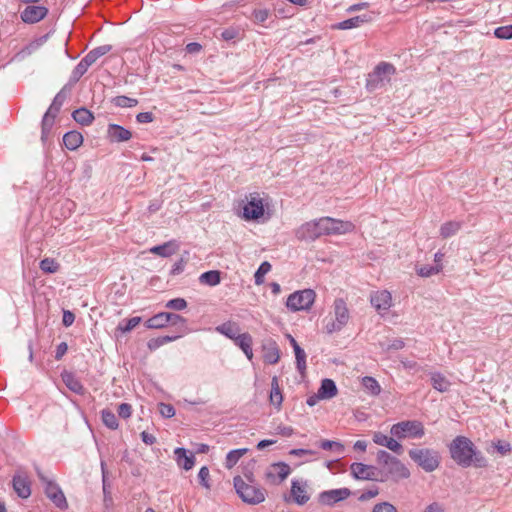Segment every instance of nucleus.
Listing matches in <instances>:
<instances>
[{
  "mask_svg": "<svg viewBox=\"0 0 512 512\" xmlns=\"http://www.w3.org/2000/svg\"><path fill=\"white\" fill-rule=\"evenodd\" d=\"M448 452L453 462L463 469L487 468L488 459L483 452L478 449L474 442L463 435L456 436L448 445Z\"/></svg>",
  "mask_w": 512,
  "mask_h": 512,
  "instance_id": "f257e3e1",
  "label": "nucleus"
},
{
  "mask_svg": "<svg viewBox=\"0 0 512 512\" xmlns=\"http://www.w3.org/2000/svg\"><path fill=\"white\" fill-rule=\"evenodd\" d=\"M354 225L350 221H342L331 217H321L303 223L295 231L300 241L312 242L323 235H339L352 231Z\"/></svg>",
  "mask_w": 512,
  "mask_h": 512,
  "instance_id": "f03ea898",
  "label": "nucleus"
},
{
  "mask_svg": "<svg viewBox=\"0 0 512 512\" xmlns=\"http://www.w3.org/2000/svg\"><path fill=\"white\" fill-rule=\"evenodd\" d=\"M377 462L380 466V482L389 479L397 482L410 477L409 469L397 457L385 450L377 452Z\"/></svg>",
  "mask_w": 512,
  "mask_h": 512,
  "instance_id": "7ed1b4c3",
  "label": "nucleus"
},
{
  "mask_svg": "<svg viewBox=\"0 0 512 512\" xmlns=\"http://www.w3.org/2000/svg\"><path fill=\"white\" fill-rule=\"evenodd\" d=\"M233 485L236 494L246 504L257 505L265 501L266 490L247 483L241 476L237 475L233 478Z\"/></svg>",
  "mask_w": 512,
  "mask_h": 512,
  "instance_id": "20e7f679",
  "label": "nucleus"
},
{
  "mask_svg": "<svg viewBox=\"0 0 512 512\" xmlns=\"http://www.w3.org/2000/svg\"><path fill=\"white\" fill-rule=\"evenodd\" d=\"M410 459L427 473L435 471L441 463L439 451L432 448H413L408 451Z\"/></svg>",
  "mask_w": 512,
  "mask_h": 512,
  "instance_id": "39448f33",
  "label": "nucleus"
},
{
  "mask_svg": "<svg viewBox=\"0 0 512 512\" xmlns=\"http://www.w3.org/2000/svg\"><path fill=\"white\" fill-rule=\"evenodd\" d=\"M390 434L397 439H420L425 435V428L421 421L405 420L393 424Z\"/></svg>",
  "mask_w": 512,
  "mask_h": 512,
  "instance_id": "423d86ee",
  "label": "nucleus"
},
{
  "mask_svg": "<svg viewBox=\"0 0 512 512\" xmlns=\"http://www.w3.org/2000/svg\"><path fill=\"white\" fill-rule=\"evenodd\" d=\"M396 68L393 64L388 62H380L375 66L372 72H370L366 79V89L369 92H373L376 89L383 86L385 81L390 80V76L395 74Z\"/></svg>",
  "mask_w": 512,
  "mask_h": 512,
  "instance_id": "0eeeda50",
  "label": "nucleus"
},
{
  "mask_svg": "<svg viewBox=\"0 0 512 512\" xmlns=\"http://www.w3.org/2000/svg\"><path fill=\"white\" fill-rule=\"evenodd\" d=\"M316 293L312 289L298 290L290 294L286 307L292 312L309 310L315 301Z\"/></svg>",
  "mask_w": 512,
  "mask_h": 512,
  "instance_id": "6e6552de",
  "label": "nucleus"
},
{
  "mask_svg": "<svg viewBox=\"0 0 512 512\" xmlns=\"http://www.w3.org/2000/svg\"><path fill=\"white\" fill-rule=\"evenodd\" d=\"M264 213L263 200L258 196H254L247 201L238 215L245 221H258L264 216Z\"/></svg>",
  "mask_w": 512,
  "mask_h": 512,
  "instance_id": "1a4fd4ad",
  "label": "nucleus"
},
{
  "mask_svg": "<svg viewBox=\"0 0 512 512\" xmlns=\"http://www.w3.org/2000/svg\"><path fill=\"white\" fill-rule=\"evenodd\" d=\"M350 474L355 480L380 481V468L361 462L350 465Z\"/></svg>",
  "mask_w": 512,
  "mask_h": 512,
  "instance_id": "9d476101",
  "label": "nucleus"
},
{
  "mask_svg": "<svg viewBox=\"0 0 512 512\" xmlns=\"http://www.w3.org/2000/svg\"><path fill=\"white\" fill-rule=\"evenodd\" d=\"M353 492L346 487L325 490L318 494V503L322 506L333 507L337 503L346 500Z\"/></svg>",
  "mask_w": 512,
  "mask_h": 512,
  "instance_id": "9b49d317",
  "label": "nucleus"
},
{
  "mask_svg": "<svg viewBox=\"0 0 512 512\" xmlns=\"http://www.w3.org/2000/svg\"><path fill=\"white\" fill-rule=\"evenodd\" d=\"M43 486L45 495L54 503L57 508L62 510L68 508L66 497L60 486L54 480L49 479L43 484Z\"/></svg>",
  "mask_w": 512,
  "mask_h": 512,
  "instance_id": "f8f14e48",
  "label": "nucleus"
},
{
  "mask_svg": "<svg viewBox=\"0 0 512 512\" xmlns=\"http://www.w3.org/2000/svg\"><path fill=\"white\" fill-rule=\"evenodd\" d=\"M306 487H307L306 481L300 482L297 479H293L291 481V490H290L291 495L290 496L285 495L284 501L287 503H289L290 501H293L294 503H296L299 506L306 504L310 499V496L307 494Z\"/></svg>",
  "mask_w": 512,
  "mask_h": 512,
  "instance_id": "ddd939ff",
  "label": "nucleus"
},
{
  "mask_svg": "<svg viewBox=\"0 0 512 512\" xmlns=\"http://www.w3.org/2000/svg\"><path fill=\"white\" fill-rule=\"evenodd\" d=\"M290 473V466L287 463L280 461L270 465L265 472V478L273 484H280L289 476Z\"/></svg>",
  "mask_w": 512,
  "mask_h": 512,
  "instance_id": "4468645a",
  "label": "nucleus"
},
{
  "mask_svg": "<svg viewBox=\"0 0 512 512\" xmlns=\"http://www.w3.org/2000/svg\"><path fill=\"white\" fill-rule=\"evenodd\" d=\"M49 10L45 6L28 5L21 12L20 17L24 23L34 24L44 19Z\"/></svg>",
  "mask_w": 512,
  "mask_h": 512,
  "instance_id": "2eb2a0df",
  "label": "nucleus"
},
{
  "mask_svg": "<svg viewBox=\"0 0 512 512\" xmlns=\"http://www.w3.org/2000/svg\"><path fill=\"white\" fill-rule=\"evenodd\" d=\"M373 20L372 13H365L343 20L341 22L331 25L332 30H349L358 28L363 24L369 23Z\"/></svg>",
  "mask_w": 512,
  "mask_h": 512,
  "instance_id": "dca6fc26",
  "label": "nucleus"
},
{
  "mask_svg": "<svg viewBox=\"0 0 512 512\" xmlns=\"http://www.w3.org/2000/svg\"><path fill=\"white\" fill-rule=\"evenodd\" d=\"M132 138V132L115 123H110L107 126V139L110 143H122Z\"/></svg>",
  "mask_w": 512,
  "mask_h": 512,
  "instance_id": "f3484780",
  "label": "nucleus"
},
{
  "mask_svg": "<svg viewBox=\"0 0 512 512\" xmlns=\"http://www.w3.org/2000/svg\"><path fill=\"white\" fill-rule=\"evenodd\" d=\"M12 486L18 497L27 499L31 495V483L26 475L15 474L12 478Z\"/></svg>",
  "mask_w": 512,
  "mask_h": 512,
  "instance_id": "a211bd4d",
  "label": "nucleus"
},
{
  "mask_svg": "<svg viewBox=\"0 0 512 512\" xmlns=\"http://www.w3.org/2000/svg\"><path fill=\"white\" fill-rule=\"evenodd\" d=\"M63 383L66 387L77 395H84L86 392L85 387L79 378L71 371L63 370L60 374Z\"/></svg>",
  "mask_w": 512,
  "mask_h": 512,
  "instance_id": "6ab92c4d",
  "label": "nucleus"
},
{
  "mask_svg": "<svg viewBox=\"0 0 512 512\" xmlns=\"http://www.w3.org/2000/svg\"><path fill=\"white\" fill-rule=\"evenodd\" d=\"M370 303L377 311H387L392 305L391 294L387 290L377 291L370 296Z\"/></svg>",
  "mask_w": 512,
  "mask_h": 512,
  "instance_id": "aec40b11",
  "label": "nucleus"
},
{
  "mask_svg": "<svg viewBox=\"0 0 512 512\" xmlns=\"http://www.w3.org/2000/svg\"><path fill=\"white\" fill-rule=\"evenodd\" d=\"M175 459L179 467L188 471L191 470L195 464V456L184 447H177L174 450Z\"/></svg>",
  "mask_w": 512,
  "mask_h": 512,
  "instance_id": "412c9836",
  "label": "nucleus"
},
{
  "mask_svg": "<svg viewBox=\"0 0 512 512\" xmlns=\"http://www.w3.org/2000/svg\"><path fill=\"white\" fill-rule=\"evenodd\" d=\"M263 359L268 364H276L280 359V350L276 341L269 339L262 345Z\"/></svg>",
  "mask_w": 512,
  "mask_h": 512,
  "instance_id": "4be33fe9",
  "label": "nucleus"
},
{
  "mask_svg": "<svg viewBox=\"0 0 512 512\" xmlns=\"http://www.w3.org/2000/svg\"><path fill=\"white\" fill-rule=\"evenodd\" d=\"M165 319L167 325L177 327V334H181L182 337L189 333L190 330L187 326V319L183 316L172 312H165Z\"/></svg>",
  "mask_w": 512,
  "mask_h": 512,
  "instance_id": "5701e85b",
  "label": "nucleus"
},
{
  "mask_svg": "<svg viewBox=\"0 0 512 512\" xmlns=\"http://www.w3.org/2000/svg\"><path fill=\"white\" fill-rule=\"evenodd\" d=\"M178 248V242L176 240H170L163 244L153 246L150 248V252L160 257L166 258L176 253Z\"/></svg>",
  "mask_w": 512,
  "mask_h": 512,
  "instance_id": "b1692460",
  "label": "nucleus"
},
{
  "mask_svg": "<svg viewBox=\"0 0 512 512\" xmlns=\"http://www.w3.org/2000/svg\"><path fill=\"white\" fill-rule=\"evenodd\" d=\"M233 341L235 345H237L243 351V353L249 360L253 358V339L248 332L238 334Z\"/></svg>",
  "mask_w": 512,
  "mask_h": 512,
  "instance_id": "393cba45",
  "label": "nucleus"
},
{
  "mask_svg": "<svg viewBox=\"0 0 512 512\" xmlns=\"http://www.w3.org/2000/svg\"><path fill=\"white\" fill-rule=\"evenodd\" d=\"M338 393L336 383L329 378H325L321 381L320 387L318 388V398L331 399Z\"/></svg>",
  "mask_w": 512,
  "mask_h": 512,
  "instance_id": "a878e982",
  "label": "nucleus"
},
{
  "mask_svg": "<svg viewBox=\"0 0 512 512\" xmlns=\"http://www.w3.org/2000/svg\"><path fill=\"white\" fill-rule=\"evenodd\" d=\"M335 321L341 326H345L349 320V312L345 301L337 298L334 301Z\"/></svg>",
  "mask_w": 512,
  "mask_h": 512,
  "instance_id": "bb28decb",
  "label": "nucleus"
},
{
  "mask_svg": "<svg viewBox=\"0 0 512 512\" xmlns=\"http://www.w3.org/2000/svg\"><path fill=\"white\" fill-rule=\"evenodd\" d=\"M82 143L83 135L79 131L71 130L63 135V144L70 151L76 150Z\"/></svg>",
  "mask_w": 512,
  "mask_h": 512,
  "instance_id": "cd10ccee",
  "label": "nucleus"
},
{
  "mask_svg": "<svg viewBox=\"0 0 512 512\" xmlns=\"http://www.w3.org/2000/svg\"><path fill=\"white\" fill-rule=\"evenodd\" d=\"M270 404L275 406L278 410L282 406L283 395L279 387L278 377L274 376L271 380V391L269 395Z\"/></svg>",
  "mask_w": 512,
  "mask_h": 512,
  "instance_id": "c85d7f7f",
  "label": "nucleus"
},
{
  "mask_svg": "<svg viewBox=\"0 0 512 512\" xmlns=\"http://www.w3.org/2000/svg\"><path fill=\"white\" fill-rule=\"evenodd\" d=\"M72 118L74 119V121H76L78 124L82 126L90 125L95 119L93 113L86 107H80L75 109L72 112Z\"/></svg>",
  "mask_w": 512,
  "mask_h": 512,
  "instance_id": "c756f323",
  "label": "nucleus"
},
{
  "mask_svg": "<svg viewBox=\"0 0 512 512\" xmlns=\"http://www.w3.org/2000/svg\"><path fill=\"white\" fill-rule=\"evenodd\" d=\"M215 331L224 335L228 339L234 340L237 333L240 331L239 325L236 322L226 321L215 327Z\"/></svg>",
  "mask_w": 512,
  "mask_h": 512,
  "instance_id": "7c9ffc66",
  "label": "nucleus"
},
{
  "mask_svg": "<svg viewBox=\"0 0 512 512\" xmlns=\"http://www.w3.org/2000/svg\"><path fill=\"white\" fill-rule=\"evenodd\" d=\"M181 334H174V335H163L155 338H151L147 342V348L150 351H155L161 346L176 341L177 339L181 338Z\"/></svg>",
  "mask_w": 512,
  "mask_h": 512,
  "instance_id": "2f4dec72",
  "label": "nucleus"
},
{
  "mask_svg": "<svg viewBox=\"0 0 512 512\" xmlns=\"http://www.w3.org/2000/svg\"><path fill=\"white\" fill-rule=\"evenodd\" d=\"M57 116L51 115L50 112H45L41 121V141L46 144L50 132L53 128L55 118Z\"/></svg>",
  "mask_w": 512,
  "mask_h": 512,
  "instance_id": "473e14b6",
  "label": "nucleus"
},
{
  "mask_svg": "<svg viewBox=\"0 0 512 512\" xmlns=\"http://www.w3.org/2000/svg\"><path fill=\"white\" fill-rule=\"evenodd\" d=\"M430 380L432 387L439 392L448 391L451 385L449 380L440 372L431 373Z\"/></svg>",
  "mask_w": 512,
  "mask_h": 512,
  "instance_id": "72a5a7b5",
  "label": "nucleus"
},
{
  "mask_svg": "<svg viewBox=\"0 0 512 512\" xmlns=\"http://www.w3.org/2000/svg\"><path fill=\"white\" fill-rule=\"evenodd\" d=\"M221 274L219 270L206 271L199 276V282L210 287L217 286L221 282Z\"/></svg>",
  "mask_w": 512,
  "mask_h": 512,
  "instance_id": "f704fd0d",
  "label": "nucleus"
},
{
  "mask_svg": "<svg viewBox=\"0 0 512 512\" xmlns=\"http://www.w3.org/2000/svg\"><path fill=\"white\" fill-rule=\"evenodd\" d=\"M145 327L147 329H163L167 327L165 319V312H159L145 321Z\"/></svg>",
  "mask_w": 512,
  "mask_h": 512,
  "instance_id": "c9c22d12",
  "label": "nucleus"
},
{
  "mask_svg": "<svg viewBox=\"0 0 512 512\" xmlns=\"http://www.w3.org/2000/svg\"><path fill=\"white\" fill-rule=\"evenodd\" d=\"M100 414H101V420H102L103 424L108 429H110V430L118 429L119 422H118V419L113 411H111L108 408H105V409L101 410Z\"/></svg>",
  "mask_w": 512,
  "mask_h": 512,
  "instance_id": "e433bc0d",
  "label": "nucleus"
},
{
  "mask_svg": "<svg viewBox=\"0 0 512 512\" xmlns=\"http://www.w3.org/2000/svg\"><path fill=\"white\" fill-rule=\"evenodd\" d=\"M248 451H249L248 448H240V449L230 450L226 455L225 467L228 469H231L232 467H234L237 464V462L239 461V459L244 454H246Z\"/></svg>",
  "mask_w": 512,
  "mask_h": 512,
  "instance_id": "4c0bfd02",
  "label": "nucleus"
},
{
  "mask_svg": "<svg viewBox=\"0 0 512 512\" xmlns=\"http://www.w3.org/2000/svg\"><path fill=\"white\" fill-rule=\"evenodd\" d=\"M462 227V223L459 221H448L441 225L440 235L443 238H449L455 235Z\"/></svg>",
  "mask_w": 512,
  "mask_h": 512,
  "instance_id": "58836bf2",
  "label": "nucleus"
},
{
  "mask_svg": "<svg viewBox=\"0 0 512 512\" xmlns=\"http://www.w3.org/2000/svg\"><path fill=\"white\" fill-rule=\"evenodd\" d=\"M141 322L142 318L140 316L131 317L129 319H123L117 325L116 331H119L122 334H126L133 330Z\"/></svg>",
  "mask_w": 512,
  "mask_h": 512,
  "instance_id": "ea45409f",
  "label": "nucleus"
},
{
  "mask_svg": "<svg viewBox=\"0 0 512 512\" xmlns=\"http://www.w3.org/2000/svg\"><path fill=\"white\" fill-rule=\"evenodd\" d=\"M293 350L296 358V368L301 375H304L306 371V353L300 345H296Z\"/></svg>",
  "mask_w": 512,
  "mask_h": 512,
  "instance_id": "a19ab883",
  "label": "nucleus"
},
{
  "mask_svg": "<svg viewBox=\"0 0 512 512\" xmlns=\"http://www.w3.org/2000/svg\"><path fill=\"white\" fill-rule=\"evenodd\" d=\"M362 385L373 396H377L381 392V387L374 377L364 376L362 378Z\"/></svg>",
  "mask_w": 512,
  "mask_h": 512,
  "instance_id": "79ce46f5",
  "label": "nucleus"
},
{
  "mask_svg": "<svg viewBox=\"0 0 512 512\" xmlns=\"http://www.w3.org/2000/svg\"><path fill=\"white\" fill-rule=\"evenodd\" d=\"M39 46V42H30L13 56L12 61L20 62L24 60L26 57L30 56Z\"/></svg>",
  "mask_w": 512,
  "mask_h": 512,
  "instance_id": "37998d69",
  "label": "nucleus"
},
{
  "mask_svg": "<svg viewBox=\"0 0 512 512\" xmlns=\"http://www.w3.org/2000/svg\"><path fill=\"white\" fill-rule=\"evenodd\" d=\"M39 267L46 274L56 273L60 269V264L54 258H44L40 261Z\"/></svg>",
  "mask_w": 512,
  "mask_h": 512,
  "instance_id": "c03bdc74",
  "label": "nucleus"
},
{
  "mask_svg": "<svg viewBox=\"0 0 512 512\" xmlns=\"http://www.w3.org/2000/svg\"><path fill=\"white\" fill-rule=\"evenodd\" d=\"M111 103L116 107L131 108L138 104V100L125 95L113 97Z\"/></svg>",
  "mask_w": 512,
  "mask_h": 512,
  "instance_id": "a18cd8bd",
  "label": "nucleus"
},
{
  "mask_svg": "<svg viewBox=\"0 0 512 512\" xmlns=\"http://www.w3.org/2000/svg\"><path fill=\"white\" fill-rule=\"evenodd\" d=\"M318 446L323 450H334L339 455L343 454L345 450V447L341 442L327 439L321 440Z\"/></svg>",
  "mask_w": 512,
  "mask_h": 512,
  "instance_id": "49530a36",
  "label": "nucleus"
},
{
  "mask_svg": "<svg viewBox=\"0 0 512 512\" xmlns=\"http://www.w3.org/2000/svg\"><path fill=\"white\" fill-rule=\"evenodd\" d=\"M272 266L268 261H263L254 274V282L256 285L264 283V276L271 270Z\"/></svg>",
  "mask_w": 512,
  "mask_h": 512,
  "instance_id": "de8ad7c7",
  "label": "nucleus"
},
{
  "mask_svg": "<svg viewBox=\"0 0 512 512\" xmlns=\"http://www.w3.org/2000/svg\"><path fill=\"white\" fill-rule=\"evenodd\" d=\"M442 269L441 264L424 265L417 269V274L421 277H430L439 273Z\"/></svg>",
  "mask_w": 512,
  "mask_h": 512,
  "instance_id": "09e8293b",
  "label": "nucleus"
},
{
  "mask_svg": "<svg viewBox=\"0 0 512 512\" xmlns=\"http://www.w3.org/2000/svg\"><path fill=\"white\" fill-rule=\"evenodd\" d=\"M491 446L500 455L504 456L512 451V446L508 441L496 440L491 442Z\"/></svg>",
  "mask_w": 512,
  "mask_h": 512,
  "instance_id": "8fccbe9b",
  "label": "nucleus"
},
{
  "mask_svg": "<svg viewBox=\"0 0 512 512\" xmlns=\"http://www.w3.org/2000/svg\"><path fill=\"white\" fill-rule=\"evenodd\" d=\"M101 469H102V486H103V494H104V502L112 501L111 497V491H110V484L107 480V471L105 469V463L101 462Z\"/></svg>",
  "mask_w": 512,
  "mask_h": 512,
  "instance_id": "3c124183",
  "label": "nucleus"
},
{
  "mask_svg": "<svg viewBox=\"0 0 512 512\" xmlns=\"http://www.w3.org/2000/svg\"><path fill=\"white\" fill-rule=\"evenodd\" d=\"M494 36L498 39L509 40L512 39V24L499 26L494 29Z\"/></svg>",
  "mask_w": 512,
  "mask_h": 512,
  "instance_id": "603ef678",
  "label": "nucleus"
},
{
  "mask_svg": "<svg viewBox=\"0 0 512 512\" xmlns=\"http://www.w3.org/2000/svg\"><path fill=\"white\" fill-rule=\"evenodd\" d=\"M188 306L187 301L184 298H173L166 302L165 307L171 310L181 311L186 309Z\"/></svg>",
  "mask_w": 512,
  "mask_h": 512,
  "instance_id": "864d4df0",
  "label": "nucleus"
},
{
  "mask_svg": "<svg viewBox=\"0 0 512 512\" xmlns=\"http://www.w3.org/2000/svg\"><path fill=\"white\" fill-rule=\"evenodd\" d=\"M88 67L80 60V62L74 67L70 75L71 82H78L81 77L87 72Z\"/></svg>",
  "mask_w": 512,
  "mask_h": 512,
  "instance_id": "5fc2aeb1",
  "label": "nucleus"
},
{
  "mask_svg": "<svg viewBox=\"0 0 512 512\" xmlns=\"http://www.w3.org/2000/svg\"><path fill=\"white\" fill-rule=\"evenodd\" d=\"M64 102H65V99L63 98V96L56 94V96L54 97L51 105L49 106V108L47 109L46 112H50L51 115L57 116L59 114Z\"/></svg>",
  "mask_w": 512,
  "mask_h": 512,
  "instance_id": "6e6d98bb",
  "label": "nucleus"
},
{
  "mask_svg": "<svg viewBox=\"0 0 512 512\" xmlns=\"http://www.w3.org/2000/svg\"><path fill=\"white\" fill-rule=\"evenodd\" d=\"M269 14L270 13L268 9H254L252 11L253 20L257 24L264 23L268 19Z\"/></svg>",
  "mask_w": 512,
  "mask_h": 512,
  "instance_id": "4d7b16f0",
  "label": "nucleus"
},
{
  "mask_svg": "<svg viewBox=\"0 0 512 512\" xmlns=\"http://www.w3.org/2000/svg\"><path fill=\"white\" fill-rule=\"evenodd\" d=\"M209 477H210V473H209V469L207 466H202L198 472V479H199V483L207 488V489H210V483H209Z\"/></svg>",
  "mask_w": 512,
  "mask_h": 512,
  "instance_id": "13d9d810",
  "label": "nucleus"
},
{
  "mask_svg": "<svg viewBox=\"0 0 512 512\" xmlns=\"http://www.w3.org/2000/svg\"><path fill=\"white\" fill-rule=\"evenodd\" d=\"M372 512H398V510L392 503L383 501L375 504Z\"/></svg>",
  "mask_w": 512,
  "mask_h": 512,
  "instance_id": "bf43d9fd",
  "label": "nucleus"
},
{
  "mask_svg": "<svg viewBox=\"0 0 512 512\" xmlns=\"http://www.w3.org/2000/svg\"><path fill=\"white\" fill-rule=\"evenodd\" d=\"M159 412L164 418H172L175 415V408L172 404L168 403H159Z\"/></svg>",
  "mask_w": 512,
  "mask_h": 512,
  "instance_id": "052dcab7",
  "label": "nucleus"
},
{
  "mask_svg": "<svg viewBox=\"0 0 512 512\" xmlns=\"http://www.w3.org/2000/svg\"><path fill=\"white\" fill-rule=\"evenodd\" d=\"M239 37V30L234 27H229L221 32V38L225 41H234Z\"/></svg>",
  "mask_w": 512,
  "mask_h": 512,
  "instance_id": "680f3d73",
  "label": "nucleus"
},
{
  "mask_svg": "<svg viewBox=\"0 0 512 512\" xmlns=\"http://www.w3.org/2000/svg\"><path fill=\"white\" fill-rule=\"evenodd\" d=\"M186 264H187V260H185L183 257H181L173 264L169 274L171 276H177V275L181 274L184 271Z\"/></svg>",
  "mask_w": 512,
  "mask_h": 512,
  "instance_id": "e2e57ef3",
  "label": "nucleus"
},
{
  "mask_svg": "<svg viewBox=\"0 0 512 512\" xmlns=\"http://www.w3.org/2000/svg\"><path fill=\"white\" fill-rule=\"evenodd\" d=\"M118 416L123 419H128L132 414V406L128 403H121L117 409Z\"/></svg>",
  "mask_w": 512,
  "mask_h": 512,
  "instance_id": "0e129e2a",
  "label": "nucleus"
},
{
  "mask_svg": "<svg viewBox=\"0 0 512 512\" xmlns=\"http://www.w3.org/2000/svg\"><path fill=\"white\" fill-rule=\"evenodd\" d=\"M253 465H254V460H252L246 467H244L243 469V476L245 477L246 479V482L249 483V484H255V476L253 474Z\"/></svg>",
  "mask_w": 512,
  "mask_h": 512,
  "instance_id": "69168bd1",
  "label": "nucleus"
},
{
  "mask_svg": "<svg viewBox=\"0 0 512 512\" xmlns=\"http://www.w3.org/2000/svg\"><path fill=\"white\" fill-rule=\"evenodd\" d=\"M385 447L398 455H400L403 452L402 445L393 437H390L388 439L387 445Z\"/></svg>",
  "mask_w": 512,
  "mask_h": 512,
  "instance_id": "338daca9",
  "label": "nucleus"
},
{
  "mask_svg": "<svg viewBox=\"0 0 512 512\" xmlns=\"http://www.w3.org/2000/svg\"><path fill=\"white\" fill-rule=\"evenodd\" d=\"M111 50H112V45L106 44V45H101V46L95 47L91 51L95 55V57L97 59H99L100 57L106 55Z\"/></svg>",
  "mask_w": 512,
  "mask_h": 512,
  "instance_id": "774afa93",
  "label": "nucleus"
}]
</instances>
